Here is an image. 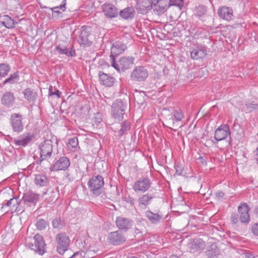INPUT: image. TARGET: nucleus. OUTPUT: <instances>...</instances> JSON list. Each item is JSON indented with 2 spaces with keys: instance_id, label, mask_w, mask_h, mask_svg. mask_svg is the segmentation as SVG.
I'll return each instance as SVG.
<instances>
[{
  "instance_id": "nucleus-1",
  "label": "nucleus",
  "mask_w": 258,
  "mask_h": 258,
  "mask_svg": "<svg viewBox=\"0 0 258 258\" xmlns=\"http://www.w3.org/2000/svg\"><path fill=\"white\" fill-rule=\"evenodd\" d=\"M27 245L31 249L40 255L46 252V244L43 237L39 234L27 239Z\"/></svg>"
},
{
  "instance_id": "nucleus-2",
  "label": "nucleus",
  "mask_w": 258,
  "mask_h": 258,
  "mask_svg": "<svg viewBox=\"0 0 258 258\" xmlns=\"http://www.w3.org/2000/svg\"><path fill=\"white\" fill-rule=\"evenodd\" d=\"M135 58L133 56L121 57L117 61L115 58L110 61L111 66L118 72L124 71L131 68L134 64Z\"/></svg>"
},
{
  "instance_id": "nucleus-3",
  "label": "nucleus",
  "mask_w": 258,
  "mask_h": 258,
  "mask_svg": "<svg viewBox=\"0 0 258 258\" xmlns=\"http://www.w3.org/2000/svg\"><path fill=\"white\" fill-rule=\"evenodd\" d=\"M104 185V178L100 175L93 176L88 182V186L90 191L96 196H98L101 194Z\"/></svg>"
},
{
  "instance_id": "nucleus-4",
  "label": "nucleus",
  "mask_w": 258,
  "mask_h": 258,
  "mask_svg": "<svg viewBox=\"0 0 258 258\" xmlns=\"http://www.w3.org/2000/svg\"><path fill=\"white\" fill-rule=\"evenodd\" d=\"M55 239L57 244V251L63 255L70 246V239L69 236L64 232H60L56 235Z\"/></svg>"
},
{
  "instance_id": "nucleus-5",
  "label": "nucleus",
  "mask_w": 258,
  "mask_h": 258,
  "mask_svg": "<svg viewBox=\"0 0 258 258\" xmlns=\"http://www.w3.org/2000/svg\"><path fill=\"white\" fill-rule=\"evenodd\" d=\"M126 108V104L121 100H116L114 101L111 106V115L118 121L123 119V115Z\"/></svg>"
},
{
  "instance_id": "nucleus-6",
  "label": "nucleus",
  "mask_w": 258,
  "mask_h": 258,
  "mask_svg": "<svg viewBox=\"0 0 258 258\" xmlns=\"http://www.w3.org/2000/svg\"><path fill=\"white\" fill-rule=\"evenodd\" d=\"M23 115L20 113H13L10 117V125L14 132L20 133L24 130Z\"/></svg>"
},
{
  "instance_id": "nucleus-7",
  "label": "nucleus",
  "mask_w": 258,
  "mask_h": 258,
  "mask_svg": "<svg viewBox=\"0 0 258 258\" xmlns=\"http://www.w3.org/2000/svg\"><path fill=\"white\" fill-rule=\"evenodd\" d=\"M41 160H48L51 157L52 152V142L50 140H45L39 146Z\"/></svg>"
},
{
  "instance_id": "nucleus-8",
  "label": "nucleus",
  "mask_w": 258,
  "mask_h": 258,
  "mask_svg": "<svg viewBox=\"0 0 258 258\" xmlns=\"http://www.w3.org/2000/svg\"><path fill=\"white\" fill-rule=\"evenodd\" d=\"M148 76V70L144 67H136L132 72L130 77L133 81L141 82L145 80Z\"/></svg>"
},
{
  "instance_id": "nucleus-9",
  "label": "nucleus",
  "mask_w": 258,
  "mask_h": 258,
  "mask_svg": "<svg viewBox=\"0 0 258 258\" xmlns=\"http://www.w3.org/2000/svg\"><path fill=\"white\" fill-rule=\"evenodd\" d=\"M152 181L148 177H142L136 181L133 186L136 192H145L150 187Z\"/></svg>"
},
{
  "instance_id": "nucleus-10",
  "label": "nucleus",
  "mask_w": 258,
  "mask_h": 258,
  "mask_svg": "<svg viewBox=\"0 0 258 258\" xmlns=\"http://www.w3.org/2000/svg\"><path fill=\"white\" fill-rule=\"evenodd\" d=\"M90 35L91 28L85 26H82L78 40L79 44L84 46H90L92 43L90 39Z\"/></svg>"
},
{
  "instance_id": "nucleus-11",
  "label": "nucleus",
  "mask_w": 258,
  "mask_h": 258,
  "mask_svg": "<svg viewBox=\"0 0 258 258\" xmlns=\"http://www.w3.org/2000/svg\"><path fill=\"white\" fill-rule=\"evenodd\" d=\"M110 243L114 245H119L124 243L126 238L124 234L119 230L110 232L108 236Z\"/></svg>"
},
{
  "instance_id": "nucleus-12",
  "label": "nucleus",
  "mask_w": 258,
  "mask_h": 258,
  "mask_svg": "<svg viewBox=\"0 0 258 258\" xmlns=\"http://www.w3.org/2000/svg\"><path fill=\"white\" fill-rule=\"evenodd\" d=\"M229 127L227 124L219 126L215 131L214 138L217 141L225 140L228 136H230Z\"/></svg>"
},
{
  "instance_id": "nucleus-13",
  "label": "nucleus",
  "mask_w": 258,
  "mask_h": 258,
  "mask_svg": "<svg viewBox=\"0 0 258 258\" xmlns=\"http://www.w3.org/2000/svg\"><path fill=\"white\" fill-rule=\"evenodd\" d=\"M127 48L125 44L119 42L115 41L111 48V53L110 55V60L112 58H115V57L122 53Z\"/></svg>"
},
{
  "instance_id": "nucleus-14",
  "label": "nucleus",
  "mask_w": 258,
  "mask_h": 258,
  "mask_svg": "<svg viewBox=\"0 0 258 258\" xmlns=\"http://www.w3.org/2000/svg\"><path fill=\"white\" fill-rule=\"evenodd\" d=\"M218 16L222 19L229 22L233 19V13L232 8L227 7H220L217 12Z\"/></svg>"
},
{
  "instance_id": "nucleus-15",
  "label": "nucleus",
  "mask_w": 258,
  "mask_h": 258,
  "mask_svg": "<svg viewBox=\"0 0 258 258\" xmlns=\"http://www.w3.org/2000/svg\"><path fill=\"white\" fill-rule=\"evenodd\" d=\"M102 9L104 15L108 18H116L118 15L117 9L112 4L105 3L102 6Z\"/></svg>"
},
{
  "instance_id": "nucleus-16",
  "label": "nucleus",
  "mask_w": 258,
  "mask_h": 258,
  "mask_svg": "<svg viewBox=\"0 0 258 258\" xmlns=\"http://www.w3.org/2000/svg\"><path fill=\"white\" fill-rule=\"evenodd\" d=\"M16 98L13 92L7 91L5 92L1 98L2 104L6 108H10L14 106Z\"/></svg>"
},
{
  "instance_id": "nucleus-17",
  "label": "nucleus",
  "mask_w": 258,
  "mask_h": 258,
  "mask_svg": "<svg viewBox=\"0 0 258 258\" xmlns=\"http://www.w3.org/2000/svg\"><path fill=\"white\" fill-rule=\"evenodd\" d=\"M115 223L119 229L127 231L133 226V221L127 218L117 217L115 220Z\"/></svg>"
},
{
  "instance_id": "nucleus-18",
  "label": "nucleus",
  "mask_w": 258,
  "mask_h": 258,
  "mask_svg": "<svg viewBox=\"0 0 258 258\" xmlns=\"http://www.w3.org/2000/svg\"><path fill=\"white\" fill-rule=\"evenodd\" d=\"M238 210L240 214V221L241 222L248 223L249 221L250 217L248 213L249 209L247 204L243 203L239 206Z\"/></svg>"
},
{
  "instance_id": "nucleus-19",
  "label": "nucleus",
  "mask_w": 258,
  "mask_h": 258,
  "mask_svg": "<svg viewBox=\"0 0 258 258\" xmlns=\"http://www.w3.org/2000/svg\"><path fill=\"white\" fill-rule=\"evenodd\" d=\"M34 138V135L31 133H27L19 137V139H14L13 143L15 146L25 147Z\"/></svg>"
},
{
  "instance_id": "nucleus-20",
  "label": "nucleus",
  "mask_w": 258,
  "mask_h": 258,
  "mask_svg": "<svg viewBox=\"0 0 258 258\" xmlns=\"http://www.w3.org/2000/svg\"><path fill=\"white\" fill-rule=\"evenodd\" d=\"M39 198V195L29 190L23 194L22 199L25 203L35 205Z\"/></svg>"
},
{
  "instance_id": "nucleus-21",
  "label": "nucleus",
  "mask_w": 258,
  "mask_h": 258,
  "mask_svg": "<svg viewBox=\"0 0 258 258\" xmlns=\"http://www.w3.org/2000/svg\"><path fill=\"white\" fill-rule=\"evenodd\" d=\"M0 23L8 29L14 28L18 23L7 15H0Z\"/></svg>"
},
{
  "instance_id": "nucleus-22",
  "label": "nucleus",
  "mask_w": 258,
  "mask_h": 258,
  "mask_svg": "<svg viewBox=\"0 0 258 258\" xmlns=\"http://www.w3.org/2000/svg\"><path fill=\"white\" fill-rule=\"evenodd\" d=\"M153 198L154 196L150 194L147 193L142 195L138 200L139 207L144 209H146Z\"/></svg>"
},
{
  "instance_id": "nucleus-23",
  "label": "nucleus",
  "mask_w": 258,
  "mask_h": 258,
  "mask_svg": "<svg viewBox=\"0 0 258 258\" xmlns=\"http://www.w3.org/2000/svg\"><path fill=\"white\" fill-rule=\"evenodd\" d=\"M24 98L29 103H34L37 97V93L33 89L27 88L23 91Z\"/></svg>"
},
{
  "instance_id": "nucleus-24",
  "label": "nucleus",
  "mask_w": 258,
  "mask_h": 258,
  "mask_svg": "<svg viewBox=\"0 0 258 258\" xmlns=\"http://www.w3.org/2000/svg\"><path fill=\"white\" fill-rule=\"evenodd\" d=\"M171 5L167 0H159L156 4L154 5V10L157 12L158 15L163 13Z\"/></svg>"
},
{
  "instance_id": "nucleus-25",
  "label": "nucleus",
  "mask_w": 258,
  "mask_h": 258,
  "mask_svg": "<svg viewBox=\"0 0 258 258\" xmlns=\"http://www.w3.org/2000/svg\"><path fill=\"white\" fill-rule=\"evenodd\" d=\"M100 84L106 87H111L114 83V78L107 74L100 72L99 74Z\"/></svg>"
},
{
  "instance_id": "nucleus-26",
  "label": "nucleus",
  "mask_w": 258,
  "mask_h": 258,
  "mask_svg": "<svg viewBox=\"0 0 258 258\" xmlns=\"http://www.w3.org/2000/svg\"><path fill=\"white\" fill-rule=\"evenodd\" d=\"M205 243L204 241L200 239H194L190 246V250L192 252H200L205 248Z\"/></svg>"
},
{
  "instance_id": "nucleus-27",
  "label": "nucleus",
  "mask_w": 258,
  "mask_h": 258,
  "mask_svg": "<svg viewBox=\"0 0 258 258\" xmlns=\"http://www.w3.org/2000/svg\"><path fill=\"white\" fill-rule=\"evenodd\" d=\"M135 10L133 7H130L124 8L119 12L120 16L123 19H132L135 15Z\"/></svg>"
},
{
  "instance_id": "nucleus-28",
  "label": "nucleus",
  "mask_w": 258,
  "mask_h": 258,
  "mask_svg": "<svg viewBox=\"0 0 258 258\" xmlns=\"http://www.w3.org/2000/svg\"><path fill=\"white\" fill-rule=\"evenodd\" d=\"M207 54V51L204 49L199 47L195 48L190 51V57L193 59H199L204 57Z\"/></svg>"
},
{
  "instance_id": "nucleus-29",
  "label": "nucleus",
  "mask_w": 258,
  "mask_h": 258,
  "mask_svg": "<svg viewBox=\"0 0 258 258\" xmlns=\"http://www.w3.org/2000/svg\"><path fill=\"white\" fill-rule=\"evenodd\" d=\"M34 182L38 186H46L49 183V179L44 175L37 174L35 175Z\"/></svg>"
},
{
  "instance_id": "nucleus-30",
  "label": "nucleus",
  "mask_w": 258,
  "mask_h": 258,
  "mask_svg": "<svg viewBox=\"0 0 258 258\" xmlns=\"http://www.w3.org/2000/svg\"><path fill=\"white\" fill-rule=\"evenodd\" d=\"M20 80L19 73L18 71L11 74L9 77L6 79L3 82V85H5L7 84L11 85L18 83Z\"/></svg>"
},
{
  "instance_id": "nucleus-31",
  "label": "nucleus",
  "mask_w": 258,
  "mask_h": 258,
  "mask_svg": "<svg viewBox=\"0 0 258 258\" xmlns=\"http://www.w3.org/2000/svg\"><path fill=\"white\" fill-rule=\"evenodd\" d=\"M70 166V162H55L50 167V170L52 171L59 170H66Z\"/></svg>"
},
{
  "instance_id": "nucleus-32",
  "label": "nucleus",
  "mask_w": 258,
  "mask_h": 258,
  "mask_svg": "<svg viewBox=\"0 0 258 258\" xmlns=\"http://www.w3.org/2000/svg\"><path fill=\"white\" fill-rule=\"evenodd\" d=\"M151 7V0H139L137 5V9L141 10L143 13Z\"/></svg>"
},
{
  "instance_id": "nucleus-33",
  "label": "nucleus",
  "mask_w": 258,
  "mask_h": 258,
  "mask_svg": "<svg viewBox=\"0 0 258 258\" xmlns=\"http://www.w3.org/2000/svg\"><path fill=\"white\" fill-rule=\"evenodd\" d=\"M145 216L152 223H157L161 219V217L159 214L153 213L150 211H146L145 212Z\"/></svg>"
},
{
  "instance_id": "nucleus-34",
  "label": "nucleus",
  "mask_w": 258,
  "mask_h": 258,
  "mask_svg": "<svg viewBox=\"0 0 258 258\" xmlns=\"http://www.w3.org/2000/svg\"><path fill=\"white\" fill-rule=\"evenodd\" d=\"M66 2L67 0H63L60 6L51 8L52 12V16L53 17H56L55 14L58 15L65 11L66 10Z\"/></svg>"
},
{
  "instance_id": "nucleus-35",
  "label": "nucleus",
  "mask_w": 258,
  "mask_h": 258,
  "mask_svg": "<svg viewBox=\"0 0 258 258\" xmlns=\"http://www.w3.org/2000/svg\"><path fill=\"white\" fill-rule=\"evenodd\" d=\"M131 128L130 123L128 121L125 120L121 124V128L118 131V136L121 137L124 135L127 134Z\"/></svg>"
},
{
  "instance_id": "nucleus-36",
  "label": "nucleus",
  "mask_w": 258,
  "mask_h": 258,
  "mask_svg": "<svg viewBox=\"0 0 258 258\" xmlns=\"http://www.w3.org/2000/svg\"><path fill=\"white\" fill-rule=\"evenodd\" d=\"M11 70L9 64L5 63H0V77L4 78L7 76Z\"/></svg>"
},
{
  "instance_id": "nucleus-37",
  "label": "nucleus",
  "mask_w": 258,
  "mask_h": 258,
  "mask_svg": "<svg viewBox=\"0 0 258 258\" xmlns=\"http://www.w3.org/2000/svg\"><path fill=\"white\" fill-rule=\"evenodd\" d=\"M36 228L40 231L44 230L49 226V223L47 221L42 218L38 219L36 223Z\"/></svg>"
},
{
  "instance_id": "nucleus-38",
  "label": "nucleus",
  "mask_w": 258,
  "mask_h": 258,
  "mask_svg": "<svg viewBox=\"0 0 258 258\" xmlns=\"http://www.w3.org/2000/svg\"><path fill=\"white\" fill-rule=\"evenodd\" d=\"M207 11L206 7L203 5H199L195 9V15L198 17H201L205 15Z\"/></svg>"
},
{
  "instance_id": "nucleus-39",
  "label": "nucleus",
  "mask_w": 258,
  "mask_h": 258,
  "mask_svg": "<svg viewBox=\"0 0 258 258\" xmlns=\"http://www.w3.org/2000/svg\"><path fill=\"white\" fill-rule=\"evenodd\" d=\"M67 148L71 150H76L78 146V140L77 137L70 139L67 143Z\"/></svg>"
},
{
  "instance_id": "nucleus-40",
  "label": "nucleus",
  "mask_w": 258,
  "mask_h": 258,
  "mask_svg": "<svg viewBox=\"0 0 258 258\" xmlns=\"http://www.w3.org/2000/svg\"><path fill=\"white\" fill-rule=\"evenodd\" d=\"M174 119L176 121H180L184 118V116L182 111L180 109H175L172 112Z\"/></svg>"
},
{
  "instance_id": "nucleus-41",
  "label": "nucleus",
  "mask_w": 258,
  "mask_h": 258,
  "mask_svg": "<svg viewBox=\"0 0 258 258\" xmlns=\"http://www.w3.org/2000/svg\"><path fill=\"white\" fill-rule=\"evenodd\" d=\"M52 226L54 228L62 229L64 226V222L59 218L56 217L52 221Z\"/></svg>"
},
{
  "instance_id": "nucleus-42",
  "label": "nucleus",
  "mask_w": 258,
  "mask_h": 258,
  "mask_svg": "<svg viewBox=\"0 0 258 258\" xmlns=\"http://www.w3.org/2000/svg\"><path fill=\"white\" fill-rule=\"evenodd\" d=\"M246 111L251 112L254 110H258V105L251 102H248L245 104Z\"/></svg>"
},
{
  "instance_id": "nucleus-43",
  "label": "nucleus",
  "mask_w": 258,
  "mask_h": 258,
  "mask_svg": "<svg viewBox=\"0 0 258 258\" xmlns=\"http://www.w3.org/2000/svg\"><path fill=\"white\" fill-rule=\"evenodd\" d=\"M56 50L58 52L59 54H65L67 56V50L68 49L66 46L58 44L55 48Z\"/></svg>"
},
{
  "instance_id": "nucleus-44",
  "label": "nucleus",
  "mask_w": 258,
  "mask_h": 258,
  "mask_svg": "<svg viewBox=\"0 0 258 258\" xmlns=\"http://www.w3.org/2000/svg\"><path fill=\"white\" fill-rule=\"evenodd\" d=\"M174 168L176 170V172L178 175H180L183 170V166L181 162H174Z\"/></svg>"
},
{
  "instance_id": "nucleus-45",
  "label": "nucleus",
  "mask_w": 258,
  "mask_h": 258,
  "mask_svg": "<svg viewBox=\"0 0 258 258\" xmlns=\"http://www.w3.org/2000/svg\"><path fill=\"white\" fill-rule=\"evenodd\" d=\"M12 204L13 207H15L16 205L18 204L17 199H15L14 198L11 199L10 200L8 201L6 204L3 205L2 208L5 206L10 207Z\"/></svg>"
},
{
  "instance_id": "nucleus-46",
  "label": "nucleus",
  "mask_w": 258,
  "mask_h": 258,
  "mask_svg": "<svg viewBox=\"0 0 258 258\" xmlns=\"http://www.w3.org/2000/svg\"><path fill=\"white\" fill-rule=\"evenodd\" d=\"M53 88L50 86L49 88V95H56L57 98H60L61 93L58 90L55 89L54 92L52 91Z\"/></svg>"
},
{
  "instance_id": "nucleus-47",
  "label": "nucleus",
  "mask_w": 258,
  "mask_h": 258,
  "mask_svg": "<svg viewBox=\"0 0 258 258\" xmlns=\"http://www.w3.org/2000/svg\"><path fill=\"white\" fill-rule=\"evenodd\" d=\"M68 56H75L76 55L75 49L73 45H72L70 49L67 50Z\"/></svg>"
},
{
  "instance_id": "nucleus-48",
  "label": "nucleus",
  "mask_w": 258,
  "mask_h": 258,
  "mask_svg": "<svg viewBox=\"0 0 258 258\" xmlns=\"http://www.w3.org/2000/svg\"><path fill=\"white\" fill-rule=\"evenodd\" d=\"M252 231L254 235H258V223L254 224L252 226Z\"/></svg>"
},
{
  "instance_id": "nucleus-49",
  "label": "nucleus",
  "mask_w": 258,
  "mask_h": 258,
  "mask_svg": "<svg viewBox=\"0 0 258 258\" xmlns=\"http://www.w3.org/2000/svg\"><path fill=\"white\" fill-rule=\"evenodd\" d=\"M125 201L132 205H134L136 202V200L134 198L130 197L127 198Z\"/></svg>"
},
{
  "instance_id": "nucleus-50",
  "label": "nucleus",
  "mask_w": 258,
  "mask_h": 258,
  "mask_svg": "<svg viewBox=\"0 0 258 258\" xmlns=\"http://www.w3.org/2000/svg\"><path fill=\"white\" fill-rule=\"evenodd\" d=\"M231 221L233 223L236 224L238 221V217L235 214H233L231 216Z\"/></svg>"
},
{
  "instance_id": "nucleus-51",
  "label": "nucleus",
  "mask_w": 258,
  "mask_h": 258,
  "mask_svg": "<svg viewBox=\"0 0 258 258\" xmlns=\"http://www.w3.org/2000/svg\"><path fill=\"white\" fill-rule=\"evenodd\" d=\"M70 161V159L68 157L63 156V157H61L57 161L66 162V161Z\"/></svg>"
},
{
  "instance_id": "nucleus-52",
  "label": "nucleus",
  "mask_w": 258,
  "mask_h": 258,
  "mask_svg": "<svg viewBox=\"0 0 258 258\" xmlns=\"http://www.w3.org/2000/svg\"><path fill=\"white\" fill-rule=\"evenodd\" d=\"M253 212L256 215L258 216V205L255 207Z\"/></svg>"
},
{
  "instance_id": "nucleus-53",
  "label": "nucleus",
  "mask_w": 258,
  "mask_h": 258,
  "mask_svg": "<svg viewBox=\"0 0 258 258\" xmlns=\"http://www.w3.org/2000/svg\"><path fill=\"white\" fill-rule=\"evenodd\" d=\"M216 195L217 196H219L220 197H223V196L224 195V194L222 191H219L218 192H217Z\"/></svg>"
},
{
  "instance_id": "nucleus-54",
  "label": "nucleus",
  "mask_w": 258,
  "mask_h": 258,
  "mask_svg": "<svg viewBox=\"0 0 258 258\" xmlns=\"http://www.w3.org/2000/svg\"><path fill=\"white\" fill-rule=\"evenodd\" d=\"M247 258H258V255H253L252 254H250L247 256Z\"/></svg>"
},
{
  "instance_id": "nucleus-55",
  "label": "nucleus",
  "mask_w": 258,
  "mask_h": 258,
  "mask_svg": "<svg viewBox=\"0 0 258 258\" xmlns=\"http://www.w3.org/2000/svg\"><path fill=\"white\" fill-rule=\"evenodd\" d=\"M256 159L258 160V147L256 149Z\"/></svg>"
},
{
  "instance_id": "nucleus-56",
  "label": "nucleus",
  "mask_w": 258,
  "mask_h": 258,
  "mask_svg": "<svg viewBox=\"0 0 258 258\" xmlns=\"http://www.w3.org/2000/svg\"><path fill=\"white\" fill-rule=\"evenodd\" d=\"M207 252H208V253H207L208 255H213L214 254L213 253H211V251H210V250H208L207 251Z\"/></svg>"
},
{
  "instance_id": "nucleus-57",
  "label": "nucleus",
  "mask_w": 258,
  "mask_h": 258,
  "mask_svg": "<svg viewBox=\"0 0 258 258\" xmlns=\"http://www.w3.org/2000/svg\"><path fill=\"white\" fill-rule=\"evenodd\" d=\"M169 258H179L178 257H177V256L176 255H172Z\"/></svg>"
},
{
  "instance_id": "nucleus-58",
  "label": "nucleus",
  "mask_w": 258,
  "mask_h": 258,
  "mask_svg": "<svg viewBox=\"0 0 258 258\" xmlns=\"http://www.w3.org/2000/svg\"><path fill=\"white\" fill-rule=\"evenodd\" d=\"M159 163H160V164H159L160 165H161V166H162V165H163L164 164H163V163H164V162H159Z\"/></svg>"
},
{
  "instance_id": "nucleus-59",
  "label": "nucleus",
  "mask_w": 258,
  "mask_h": 258,
  "mask_svg": "<svg viewBox=\"0 0 258 258\" xmlns=\"http://www.w3.org/2000/svg\"><path fill=\"white\" fill-rule=\"evenodd\" d=\"M128 258H138V257L133 256H131V257H128Z\"/></svg>"
},
{
  "instance_id": "nucleus-60",
  "label": "nucleus",
  "mask_w": 258,
  "mask_h": 258,
  "mask_svg": "<svg viewBox=\"0 0 258 258\" xmlns=\"http://www.w3.org/2000/svg\"><path fill=\"white\" fill-rule=\"evenodd\" d=\"M75 158L77 159V155H75Z\"/></svg>"
},
{
  "instance_id": "nucleus-61",
  "label": "nucleus",
  "mask_w": 258,
  "mask_h": 258,
  "mask_svg": "<svg viewBox=\"0 0 258 258\" xmlns=\"http://www.w3.org/2000/svg\"><path fill=\"white\" fill-rule=\"evenodd\" d=\"M23 19H21L19 21H22Z\"/></svg>"
},
{
  "instance_id": "nucleus-62",
  "label": "nucleus",
  "mask_w": 258,
  "mask_h": 258,
  "mask_svg": "<svg viewBox=\"0 0 258 258\" xmlns=\"http://www.w3.org/2000/svg\"><path fill=\"white\" fill-rule=\"evenodd\" d=\"M172 123H173V126H174V122L173 121L172 122Z\"/></svg>"
}]
</instances>
